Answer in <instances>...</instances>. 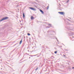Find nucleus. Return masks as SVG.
Wrapping results in <instances>:
<instances>
[{
    "label": "nucleus",
    "instance_id": "f257e3e1",
    "mask_svg": "<svg viewBox=\"0 0 74 74\" xmlns=\"http://www.w3.org/2000/svg\"><path fill=\"white\" fill-rule=\"evenodd\" d=\"M8 18V17H5L1 19L0 21V22H1V21H3V20H5V19H7Z\"/></svg>",
    "mask_w": 74,
    "mask_h": 74
},
{
    "label": "nucleus",
    "instance_id": "f03ea898",
    "mask_svg": "<svg viewBox=\"0 0 74 74\" xmlns=\"http://www.w3.org/2000/svg\"><path fill=\"white\" fill-rule=\"evenodd\" d=\"M29 8L32 10H33V11H35L36 10V9H35V8H33L30 7Z\"/></svg>",
    "mask_w": 74,
    "mask_h": 74
},
{
    "label": "nucleus",
    "instance_id": "7ed1b4c3",
    "mask_svg": "<svg viewBox=\"0 0 74 74\" xmlns=\"http://www.w3.org/2000/svg\"><path fill=\"white\" fill-rule=\"evenodd\" d=\"M58 13L61 15H63L64 14V12H58Z\"/></svg>",
    "mask_w": 74,
    "mask_h": 74
},
{
    "label": "nucleus",
    "instance_id": "20e7f679",
    "mask_svg": "<svg viewBox=\"0 0 74 74\" xmlns=\"http://www.w3.org/2000/svg\"><path fill=\"white\" fill-rule=\"evenodd\" d=\"M23 40V38H22L21 41L20 42L19 44H21L22 42V40Z\"/></svg>",
    "mask_w": 74,
    "mask_h": 74
},
{
    "label": "nucleus",
    "instance_id": "39448f33",
    "mask_svg": "<svg viewBox=\"0 0 74 74\" xmlns=\"http://www.w3.org/2000/svg\"><path fill=\"white\" fill-rule=\"evenodd\" d=\"M23 18H25V14L24 13H23Z\"/></svg>",
    "mask_w": 74,
    "mask_h": 74
},
{
    "label": "nucleus",
    "instance_id": "423d86ee",
    "mask_svg": "<svg viewBox=\"0 0 74 74\" xmlns=\"http://www.w3.org/2000/svg\"><path fill=\"white\" fill-rule=\"evenodd\" d=\"M31 19L32 20H33V19H34V18L33 16H32L31 17Z\"/></svg>",
    "mask_w": 74,
    "mask_h": 74
},
{
    "label": "nucleus",
    "instance_id": "0eeeda50",
    "mask_svg": "<svg viewBox=\"0 0 74 74\" xmlns=\"http://www.w3.org/2000/svg\"><path fill=\"white\" fill-rule=\"evenodd\" d=\"M40 11L42 12V14H44V12H43L41 10H40Z\"/></svg>",
    "mask_w": 74,
    "mask_h": 74
},
{
    "label": "nucleus",
    "instance_id": "6e6552de",
    "mask_svg": "<svg viewBox=\"0 0 74 74\" xmlns=\"http://www.w3.org/2000/svg\"><path fill=\"white\" fill-rule=\"evenodd\" d=\"M47 10H48V9H49V5H48L47 7Z\"/></svg>",
    "mask_w": 74,
    "mask_h": 74
},
{
    "label": "nucleus",
    "instance_id": "1a4fd4ad",
    "mask_svg": "<svg viewBox=\"0 0 74 74\" xmlns=\"http://www.w3.org/2000/svg\"><path fill=\"white\" fill-rule=\"evenodd\" d=\"M57 51H56L54 52V53H55L56 54V53H57Z\"/></svg>",
    "mask_w": 74,
    "mask_h": 74
},
{
    "label": "nucleus",
    "instance_id": "9d476101",
    "mask_svg": "<svg viewBox=\"0 0 74 74\" xmlns=\"http://www.w3.org/2000/svg\"><path fill=\"white\" fill-rule=\"evenodd\" d=\"M27 35H28V36H30V33H28L27 34Z\"/></svg>",
    "mask_w": 74,
    "mask_h": 74
},
{
    "label": "nucleus",
    "instance_id": "9b49d317",
    "mask_svg": "<svg viewBox=\"0 0 74 74\" xmlns=\"http://www.w3.org/2000/svg\"><path fill=\"white\" fill-rule=\"evenodd\" d=\"M51 26L49 27V26H47L46 27L47 28H49V27H50Z\"/></svg>",
    "mask_w": 74,
    "mask_h": 74
},
{
    "label": "nucleus",
    "instance_id": "f8f14e48",
    "mask_svg": "<svg viewBox=\"0 0 74 74\" xmlns=\"http://www.w3.org/2000/svg\"><path fill=\"white\" fill-rule=\"evenodd\" d=\"M37 70H38V67L36 68V69H35V70L37 71Z\"/></svg>",
    "mask_w": 74,
    "mask_h": 74
},
{
    "label": "nucleus",
    "instance_id": "ddd939ff",
    "mask_svg": "<svg viewBox=\"0 0 74 74\" xmlns=\"http://www.w3.org/2000/svg\"><path fill=\"white\" fill-rule=\"evenodd\" d=\"M48 25L49 26H51V24H48Z\"/></svg>",
    "mask_w": 74,
    "mask_h": 74
},
{
    "label": "nucleus",
    "instance_id": "4468645a",
    "mask_svg": "<svg viewBox=\"0 0 74 74\" xmlns=\"http://www.w3.org/2000/svg\"><path fill=\"white\" fill-rule=\"evenodd\" d=\"M67 20H68V21H70V20L69 19H67Z\"/></svg>",
    "mask_w": 74,
    "mask_h": 74
},
{
    "label": "nucleus",
    "instance_id": "2eb2a0df",
    "mask_svg": "<svg viewBox=\"0 0 74 74\" xmlns=\"http://www.w3.org/2000/svg\"><path fill=\"white\" fill-rule=\"evenodd\" d=\"M37 54L36 55H34V56H37Z\"/></svg>",
    "mask_w": 74,
    "mask_h": 74
},
{
    "label": "nucleus",
    "instance_id": "dca6fc26",
    "mask_svg": "<svg viewBox=\"0 0 74 74\" xmlns=\"http://www.w3.org/2000/svg\"><path fill=\"white\" fill-rule=\"evenodd\" d=\"M72 69H74V67H72Z\"/></svg>",
    "mask_w": 74,
    "mask_h": 74
},
{
    "label": "nucleus",
    "instance_id": "f3484780",
    "mask_svg": "<svg viewBox=\"0 0 74 74\" xmlns=\"http://www.w3.org/2000/svg\"><path fill=\"white\" fill-rule=\"evenodd\" d=\"M69 70H71V68H69Z\"/></svg>",
    "mask_w": 74,
    "mask_h": 74
},
{
    "label": "nucleus",
    "instance_id": "a211bd4d",
    "mask_svg": "<svg viewBox=\"0 0 74 74\" xmlns=\"http://www.w3.org/2000/svg\"><path fill=\"white\" fill-rule=\"evenodd\" d=\"M68 1H69V0H68V1H67V3H68Z\"/></svg>",
    "mask_w": 74,
    "mask_h": 74
},
{
    "label": "nucleus",
    "instance_id": "6ab92c4d",
    "mask_svg": "<svg viewBox=\"0 0 74 74\" xmlns=\"http://www.w3.org/2000/svg\"><path fill=\"white\" fill-rule=\"evenodd\" d=\"M59 5H60V6H61V5H60V3L59 4Z\"/></svg>",
    "mask_w": 74,
    "mask_h": 74
},
{
    "label": "nucleus",
    "instance_id": "aec40b11",
    "mask_svg": "<svg viewBox=\"0 0 74 74\" xmlns=\"http://www.w3.org/2000/svg\"><path fill=\"white\" fill-rule=\"evenodd\" d=\"M64 56H65V55H64Z\"/></svg>",
    "mask_w": 74,
    "mask_h": 74
},
{
    "label": "nucleus",
    "instance_id": "412c9836",
    "mask_svg": "<svg viewBox=\"0 0 74 74\" xmlns=\"http://www.w3.org/2000/svg\"><path fill=\"white\" fill-rule=\"evenodd\" d=\"M30 56H32V55H30Z\"/></svg>",
    "mask_w": 74,
    "mask_h": 74
},
{
    "label": "nucleus",
    "instance_id": "4be33fe9",
    "mask_svg": "<svg viewBox=\"0 0 74 74\" xmlns=\"http://www.w3.org/2000/svg\"><path fill=\"white\" fill-rule=\"evenodd\" d=\"M29 59H30V57H29Z\"/></svg>",
    "mask_w": 74,
    "mask_h": 74
},
{
    "label": "nucleus",
    "instance_id": "5701e85b",
    "mask_svg": "<svg viewBox=\"0 0 74 74\" xmlns=\"http://www.w3.org/2000/svg\"><path fill=\"white\" fill-rule=\"evenodd\" d=\"M27 55H29V54H28Z\"/></svg>",
    "mask_w": 74,
    "mask_h": 74
},
{
    "label": "nucleus",
    "instance_id": "b1692460",
    "mask_svg": "<svg viewBox=\"0 0 74 74\" xmlns=\"http://www.w3.org/2000/svg\"><path fill=\"white\" fill-rule=\"evenodd\" d=\"M74 36H73V38H74Z\"/></svg>",
    "mask_w": 74,
    "mask_h": 74
},
{
    "label": "nucleus",
    "instance_id": "393cba45",
    "mask_svg": "<svg viewBox=\"0 0 74 74\" xmlns=\"http://www.w3.org/2000/svg\"><path fill=\"white\" fill-rule=\"evenodd\" d=\"M16 44H15V45H16Z\"/></svg>",
    "mask_w": 74,
    "mask_h": 74
}]
</instances>
